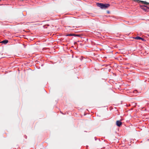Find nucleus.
<instances>
[{
    "mask_svg": "<svg viewBox=\"0 0 149 149\" xmlns=\"http://www.w3.org/2000/svg\"><path fill=\"white\" fill-rule=\"evenodd\" d=\"M140 1L143 4H146L147 5H149V3H148L146 1Z\"/></svg>",
    "mask_w": 149,
    "mask_h": 149,
    "instance_id": "39448f33",
    "label": "nucleus"
},
{
    "mask_svg": "<svg viewBox=\"0 0 149 149\" xmlns=\"http://www.w3.org/2000/svg\"><path fill=\"white\" fill-rule=\"evenodd\" d=\"M98 6L100 7L101 8H106L110 6V4L107 3L103 4L102 3H97Z\"/></svg>",
    "mask_w": 149,
    "mask_h": 149,
    "instance_id": "f257e3e1",
    "label": "nucleus"
},
{
    "mask_svg": "<svg viewBox=\"0 0 149 149\" xmlns=\"http://www.w3.org/2000/svg\"><path fill=\"white\" fill-rule=\"evenodd\" d=\"M74 35H75V34H69L67 35H66V36H74Z\"/></svg>",
    "mask_w": 149,
    "mask_h": 149,
    "instance_id": "423d86ee",
    "label": "nucleus"
},
{
    "mask_svg": "<svg viewBox=\"0 0 149 149\" xmlns=\"http://www.w3.org/2000/svg\"><path fill=\"white\" fill-rule=\"evenodd\" d=\"M8 40H4L2 41L1 42H0V43L6 44H7V43H8Z\"/></svg>",
    "mask_w": 149,
    "mask_h": 149,
    "instance_id": "20e7f679",
    "label": "nucleus"
},
{
    "mask_svg": "<svg viewBox=\"0 0 149 149\" xmlns=\"http://www.w3.org/2000/svg\"><path fill=\"white\" fill-rule=\"evenodd\" d=\"M134 38V39H136V40H144L143 38H142L139 37V36H136V37H135V38Z\"/></svg>",
    "mask_w": 149,
    "mask_h": 149,
    "instance_id": "7ed1b4c3",
    "label": "nucleus"
},
{
    "mask_svg": "<svg viewBox=\"0 0 149 149\" xmlns=\"http://www.w3.org/2000/svg\"><path fill=\"white\" fill-rule=\"evenodd\" d=\"M122 124V123L120 121L118 120L116 122V125L118 127H120Z\"/></svg>",
    "mask_w": 149,
    "mask_h": 149,
    "instance_id": "f03ea898",
    "label": "nucleus"
},
{
    "mask_svg": "<svg viewBox=\"0 0 149 149\" xmlns=\"http://www.w3.org/2000/svg\"><path fill=\"white\" fill-rule=\"evenodd\" d=\"M142 8L144 10H145V9L144 8Z\"/></svg>",
    "mask_w": 149,
    "mask_h": 149,
    "instance_id": "1a4fd4ad",
    "label": "nucleus"
},
{
    "mask_svg": "<svg viewBox=\"0 0 149 149\" xmlns=\"http://www.w3.org/2000/svg\"><path fill=\"white\" fill-rule=\"evenodd\" d=\"M18 1H23L24 0H18Z\"/></svg>",
    "mask_w": 149,
    "mask_h": 149,
    "instance_id": "6e6552de",
    "label": "nucleus"
},
{
    "mask_svg": "<svg viewBox=\"0 0 149 149\" xmlns=\"http://www.w3.org/2000/svg\"><path fill=\"white\" fill-rule=\"evenodd\" d=\"M147 8H148V7H147Z\"/></svg>",
    "mask_w": 149,
    "mask_h": 149,
    "instance_id": "9d476101",
    "label": "nucleus"
},
{
    "mask_svg": "<svg viewBox=\"0 0 149 149\" xmlns=\"http://www.w3.org/2000/svg\"><path fill=\"white\" fill-rule=\"evenodd\" d=\"M80 35H75H75L74 36H80Z\"/></svg>",
    "mask_w": 149,
    "mask_h": 149,
    "instance_id": "0eeeda50",
    "label": "nucleus"
}]
</instances>
